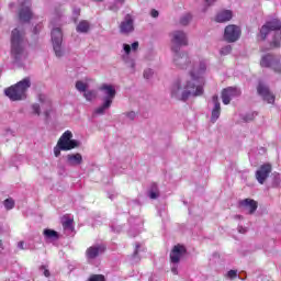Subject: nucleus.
<instances>
[{"instance_id": "nucleus-14", "label": "nucleus", "mask_w": 281, "mask_h": 281, "mask_svg": "<svg viewBox=\"0 0 281 281\" xmlns=\"http://www.w3.org/2000/svg\"><path fill=\"white\" fill-rule=\"evenodd\" d=\"M188 254V249H186V246L178 244L176 246H173L171 252H170V261L173 265H179V262H181V257Z\"/></svg>"}, {"instance_id": "nucleus-4", "label": "nucleus", "mask_w": 281, "mask_h": 281, "mask_svg": "<svg viewBox=\"0 0 281 281\" xmlns=\"http://www.w3.org/2000/svg\"><path fill=\"white\" fill-rule=\"evenodd\" d=\"M99 91L101 92L102 104L94 110V113L97 115H104L111 109L117 91L115 90V86L109 83L101 85Z\"/></svg>"}, {"instance_id": "nucleus-5", "label": "nucleus", "mask_w": 281, "mask_h": 281, "mask_svg": "<svg viewBox=\"0 0 281 281\" xmlns=\"http://www.w3.org/2000/svg\"><path fill=\"white\" fill-rule=\"evenodd\" d=\"M271 32H274L273 40L271 42V47H280L281 45V22L278 19L266 22L259 32V38L265 41Z\"/></svg>"}, {"instance_id": "nucleus-3", "label": "nucleus", "mask_w": 281, "mask_h": 281, "mask_svg": "<svg viewBox=\"0 0 281 281\" xmlns=\"http://www.w3.org/2000/svg\"><path fill=\"white\" fill-rule=\"evenodd\" d=\"M32 87V80L26 77L18 83L4 89V94L12 102H19L27 99V90Z\"/></svg>"}, {"instance_id": "nucleus-10", "label": "nucleus", "mask_w": 281, "mask_h": 281, "mask_svg": "<svg viewBox=\"0 0 281 281\" xmlns=\"http://www.w3.org/2000/svg\"><path fill=\"white\" fill-rule=\"evenodd\" d=\"M261 67H269L276 74H281V57L274 55H266L261 58Z\"/></svg>"}, {"instance_id": "nucleus-16", "label": "nucleus", "mask_w": 281, "mask_h": 281, "mask_svg": "<svg viewBox=\"0 0 281 281\" xmlns=\"http://www.w3.org/2000/svg\"><path fill=\"white\" fill-rule=\"evenodd\" d=\"M240 95V90L238 88L228 87L222 91V102L223 104H229L232 98H238Z\"/></svg>"}, {"instance_id": "nucleus-6", "label": "nucleus", "mask_w": 281, "mask_h": 281, "mask_svg": "<svg viewBox=\"0 0 281 281\" xmlns=\"http://www.w3.org/2000/svg\"><path fill=\"white\" fill-rule=\"evenodd\" d=\"M171 52H181V47H188V33L173 31L170 33Z\"/></svg>"}, {"instance_id": "nucleus-32", "label": "nucleus", "mask_w": 281, "mask_h": 281, "mask_svg": "<svg viewBox=\"0 0 281 281\" xmlns=\"http://www.w3.org/2000/svg\"><path fill=\"white\" fill-rule=\"evenodd\" d=\"M3 205L5 210H13L14 209V200L12 198H9L4 200Z\"/></svg>"}, {"instance_id": "nucleus-54", "label": "nucleus", "mask_w": 281, "mask_h": 281, "mask_svg": "<svg viewBox=\"0 0 281 281\" xmlns=\"http://www.w3.org/2000/svg\"><path fill=\"white\" fill-rule=\"evenodd\" d=\"M278 177H280V173H277L276 179H278Z\"/></svg>"}, {"instance_id": "nucleus-37", "label": "nucleus", "mask_w": 281, "mask_h": 281, "mask_svg": "<svg viewBox=\"0 0 281 281\" xmlns=\"http://www.w3.org/2000/svg\"><path fill=\"white\" fill-rule=\"evenodd\" d=\"M120 8H122V5H120V3H116V0H114V2L110 4L109 10H111L112 12H117Z\"/></svg>"}, {"instance_id": "nucleus-35", "label": "nucleus", "mask_w": 281, "mask_h": 281, "mask_svg": "<svg viewBox=\"0 0 281 281\" xmlns=\"http://www.w3.org/2000/svg\"><path fill=\"white\" fill-rule=\"evenodd\" d=\"M31 109H32L34 115H41V104H38V103H33V104L31 105Z\"/></svg>"}, {"instance_id": "nucleus-20", "label": "nucleus", "mask_w": 281, "mask_h": 281, "mask_svg": "<svg viewBox=\"0 0 281 281\" xmlns=\"http://www.w3.org/2000/svg\"><path fill=\"white\" fill-rule=\"evenodd\" d=\"M211 104H213L211 122L214 124L218 117H221V102H218V95L214 94L212 97Z\"/></svg>"}, {"instance_id": "nucleus-42", "label": "nucleus", "mask_w": 281, "mask_h": 281, "mask_svg": "<svg viewBox=\"0 0 281 281\" xmlns=\"http://www.w3.org/2000/svg\"><path fill=\"white\" fill-rule=\"evenodd\" d=\"M72 13H74V16H75L74 18L75 22H77L78 21V15L80 14V8H75Z\"/></svg>"}, {"instance_id": "nucleus-31", "label": "nucleus", "mask_w": 281, "mask_h": 281, "mask_svg": "<svg viewBox=\"0 0 281 281\" xmlns=\"http://www.w3.org/2000/svg\"><path fill=\"white\" fill-rule=\"evenodd\" d=\"M150 199H159V191L157 190V184L151 186V190L149 192Z\"/></svg>"}, {"instance_id": "nucleus-24", "label": "nucleus", "mask_w": 281, "mask_h": 281, "mask_svg": "<svg viewBox=\"0 0 281 281\" xmlns=\"http://www.w3.org/2000/svg\"><path fill=\"white\" fill-rule=\"evenodd\" d=\"M52 43H63V30L60 27H55L50 33Z\"/></svg>"}, {"instance_id": "nucleus-29", "label": "nucleus", "mask_w": 281, "mask_h": 281, "mask_svg": "<svg viewBox=\"0 0 281 281\" xmlns=\"http://www.w3.org/2000/svg\"><path fill=\"white\" fill-rule=\"evenodd\" d=\"M97 97H98V93L95 92V90H86L83 92V98H86V100L88 102H91L92 100H95Z\"/></svg>"}, {"instance_id": "nucleus-50", "label": "nucleus", "mask_w": 281, "mask_h": 281, "mask_svg": "<svg viewBox=\"0 0 281 281\" xmlns=\"http://www.w3.org/2000/svg\"><path fill=\"white\" fill-rule=\"evenodd\" d=\"M139 249V245H136V249L134 251V256H137V250Z\"/></svg>"}, {"instance_id": "nucleus-11", "label": "nucleus", "mask_w": 281, "mask_h": 281, "mask_svg": "<svg viewBox=\"0 0 281 281\" xmlns=\"http://www.w3.org/2000/svg\"><path fill=\"white\" fill-rule=\"evenodd\" d=\"M272 170H273V166H271V164H269V162L261 165L257 169L255 177H256L258 183H260V186H265V181H267V179H269V175H271Z\"/></svg>"}, {"instance_id": "nucleus-27", "label": "nucleus", "mask_w": 281, "mask_h": 281, "mask_svg": "<svg viewBox=\"0 0 281 281\" xmlns=\"http://www.w3.org/2000/svg\"><path fill=\"white\" fill-rule=\"evenodd\" d=\"M64 229H74V218L69 216H64L61 220Z\"/></svg>"}, {"instance_id": "nucleus-2", "label": "nucleus", "mask_w": 281, "mask_h": 281, "mask_svg": "<svg viewBox=\"0 0 281 281\" xmlns=\"http://www.w3.org/2000/svg\"><path fill=\"white\" fill-rule=\"evenodd\" d=\"M27 40L25 38V31L23 29H14L11 32V56L16 63L27 58Z\"/></svg>"}, {"instance_id": "nucleus-21", "label": "nucleus", "mask_w": 281, "mask_h": 281, "mask_svg": "<svg viewBox=\"0 0 281 281\" xmlns=\"http://www.w3.org/2000/svg\"><path fill=\"white\" fill-rule=\"evenodd\" d=\"M232 16L233 13L231 10H223L216 14L215 21L216 23H227V21H232Z\"/></svg>"}, {"instance_id": "nucleus-8", "label": "nucleus", "mask_w": 281, "mask_h": 281, "mask_svg": "<svg viewBox=\"0 0 281 281\" xmlns=\"http://www.w3.org/2000/svg\"><path fill=\"white\" fill-rule=\"evenodd\" d=\"M131 49L132 52H137L139 49V42H134L132 47L128 44H123L124 54L122 55V60L132 69V74H135V59L131 58Z\"/></svg>"}, {"instance_id": "nucleus-18", "label": "nucleus", "mask_w": 281, "mask_h": 281, "mask_svg": "<svg viewBox=\"0 0 281 281\" xmlns=\"http://www.w3.org/2000/svg\"><path fill=\"white\" fill-rule=\"evenodd\" d=\"M22 8L19 12V19L21 23H27L32 19V10L30 9V1L21 2Z\"/></svg>"}, {"instance_id": "nucleus-13", "label": "nucleus", "mask_w": 281, "mask_h": 281, "mask_svg": "<svg viewBox=\"0 0 281 281\" xmlns=\"http://www.w3.org/2000/svg\"><path fill=\"white\" fill-rule=\"evenodd\" d=\"M104 251H106V246H104L103 244H97V245L90 246L86 250V256L88 260H95V258H98V256H102Z\"/></svg>"}, {"instance_id": "nucleus-30", "label": "nucleus", "mask_w": 281, "mask_h": 281, "mask_svg": "<svg viewBox=\"0 0 281 281\" xmlns=\"http://www.w3.org/2000/svg\"><path fill=\"white\" fill-rule=\"evenodd\" d=\"M88 85L83 81H77L76 82V89L77 91H80V93H85L87 91Z\"/></svg>"}, {"instance_id": "nucleus-44", "label": "nucleus", "mask_w": 281, "mask_h": 281, "mask_svg": "<svg viewBox=\"0 0 281 281\" xmlns=\"http://www.w3.org/2000/svg\"><path fill=\"white\" fill-rule=\"evenodd\" d=\"M150 16H153V19H157V16H159V11L153 9L150 12Z\"/></svg>"}, {"instance_id": "nucleus-25", "label": "nucleus", "mask_w": 281, "mask_h": 281, "mask_svg": "<svg viewBox=\"0 0 281 281\" xmlns=\"http://www.w3.org/2000/svg\"><path fill=\"white\" fill-rule=\"evenodd\" d=\"M43 234H44L45 240H58V238H60V235H58V232L50 228L44 229Z\"/></svg>"}, {"instance_id": "nucleus-40", "label": "nucleus", "mask_w": 281, "mask_h": 281, "mask_svg": "<svg viewBox=\"0 0 281 281\" xmlns=\"http://www.w3.org/2000/svg\"><path fill=\"white\" fill-rule=\"evenodd\" d=\"M256 115H258V113H250V114H247V115L244 117V121H245V122H251V121H254V119L256 117Z\"/></svg>"}, {"instance_id": "nucleus-28", "label": "nucleus", "mask_w": 281, "mask_h": 281, "mask_svg": "<svg viewBox=\"0 0 281 281\" xmlns=\"http://www.w3.org/2000/svg\"><path fill=\"white\" fill-rule=\"evenodd\" d=\"M52 12L54 16L60 18L63 14H65V8L63 4H56Z\"/></svg>"}, {"instance_id": "nucleus-22", "label": "nucleus", "mask_w": 281, "mask_h": 281, "mask_svg": "<svg viewBox=\"0 0 281 281\" xmlns=\"http://www.w3.org/2000/svg\"><path fill=\"white\" fill-rule=\"evenodd\" d=\"M67 164L69 166H80V164H82V155L80 154L67 155Z\"/></svg>"}, {"instance_id": "nucleus-23", "label": "nucleus", "mask_w": 281, "mask_h": 281, "mask_svg": "<svg viewBox=\"0 0 281 281\" xmlns=\"http://www.w3.org/2000/svg\"><path fill=\"white\" fill-rule=\"evenodd\" d=\"M91 30V23L87 20H82L76 27L79 34H87Z\"/></svg>"}, {"instance_id": "nucleus-19", "label": "nucleus", "mask_w": 281, "mask_h": 281, "mask_svg": "<svg viewBox=\"0 0 281 281\" xmlns=\"http://www.w3.org/2000/svg\"><path fill=\"white\" fill-rule=\"evenodd\" d=\"M37 100L41 103L45 116L49 117V113L52 111V99L44 93H40L37 94Z\"/></svg>"}, {"instance_id": "nucleus-1", "label": "nucleus", "mask_w": 281, "mask_h": 281, "mask_svg": "<svg viewBox=\"0 0 281 281\" xmlns=\"http://www.w3.org/2000/svg\"><path fill=\"white\" fill-rule=\"evenodd\" d=\"M173 65L179 69H188L189 75L184 79L175 81L171 86V98L186 102L188 98L203 95V74L207 71L205 59L193 60L186 52H173Z\"/></svg>"}, {"instance_id": "nucleus-41", "label": "nucleus", "mask_w": 281, "mask_h": 281, "mask_svg": "<svg viewBox=\"0 0 281 281\" xmlns=\"http://www.w3.org/2000/svg\"><path fill=\"white\" fill-rule=\"evenodd\" d=\"M126 117H128V120L133 121L135 120V117L137 116V114L135 112H127L124 114Z\"/></svg>"}, {"instance_id": "nucleus-48", "label": "nucleus", "mask_w": 281, "mask_h": 281, "mask_svg": "<svg viewBox=\"0 0 281 281\" xmlns=\"http://www.w3.org/2000/svg\"><path fill=\"white\" fill-rule=\"evenodd\" d=\"M18 247H19V249H25V243L24 241H19Z\"/></svg>"}, {"instance_id": "nucleus-46", "label": "nucleus", "mask_w": 281, "mask_h": 281, "mask_svg": "<svg viewBox=\"0 0 281 281\" xmlns=\"http://www.w3.org/2000/svg\"><path fill=\"white\" fill-rule=\"evenodd\" d=\"M237 229H238L239 234H247V228H245L243 226H238Z\"/></svg>"}, {"instance_id": "nucleus-53", "label": "nucleus", "mask_w": 281, "mask_h": 281, "mask_svg": "<svg viewBox=\"0 0 281 281\" xmlns=\"http://www.w3.org/2000/svg\"><path fill=\"white\" fill-rule=\"evenodd\" d=\"M36 30H38V26H35V29H34L35 34H37V31H36Z\"/></svg>"}, {"instance_id": "nucleus-26", "label": "nucleus", "mask_w": 281, "mask_h": 281, "mask_svg": "<svg viewBox=\"0 0 281 281\" xmlns=\"http://www.w3.org/2000/svg\"><path fill=\"white\" fill-rule=\"evenodd\" d=\"M53 49L55 52L56 58H63V56H65V48H63V43H54Z\"/></svg>"}, {"instance_id": "nucleus-45", "label": "nucleus", "mask_w": 281, "mask_h": 281, "mask_svg": "<svg viewBox=\"0 0 281 281\" xmlns=\"http://www.w3.org/2000/svg\"><path fill=\"white\" fill-rule=\"evenodd\" d=\"M60 147L59 146H57V147H55L54 148V155H55V157H60Z\"/></svg>"}, {"instance_id": "nucleus-9", "label": "nucleus", "mask_w": 281, "mask_h": 281, "mask_svg": "<svg viewBox=\"0 0 281 281\" xmlns=\"http://www.w3.org/2000/svg\"><path fill=\"white\" fill-rule=\"evenodd\" d=\"M119 32L123 36H128L135 32V15L127 13L119 24Z\"/></svg>"}, {"instance_id": "nucleus-51", "label": "nucleus", "mask_w": 281, "mask_h": 281, "mask_svg": "<svg viewBox=\"0 0 281 281\" xmlns=\"http://www.w3.org/2000/svg\"><path fill=\"white\" fill-rule=\"evenodd\" d=\"M0 249H3V240L0 239Z\"/></svg>"}, {"instance_id": "nucleus-7", "label": "nucleus", "mask_w": 281, "mask_h": 281, "mask_svg": "<svg viewBox=\"0 0 281 281\" xmlns=\"http://www.w3.org/2000/svg\"><path fill=\"white\" fill-rule=\"evenodd\" d=\"M71 137H74L71 131H66L60 136L57 143V146L60 148V150H74V148H78V146H80V142L71 139Z\"/></svg>"}, {"instance_id": "nucleus-38", "label": "nucleus", "mask_w": 281, "mask_h": 281, "mask_svg": "<svg viewBox=\"0 0 281 281\" xmlns=\"http://www.w3.org/2000/svg\"><path fill=\"white\" fill-rule=\"evenodd\" d=\"M226 276H227V278H229V280H234V279L238 278V271L229 270Z\"/></svg>"}, {"instance_id": "nucleus-49", "label": "nucleus", "mask_w": 281, "mask_h": 281, "mask_svg": "<svg viewBox=\"0 0 281 281\" xmlns=\"http://www.w3.org/2000/svg\"><path fill=\"white\" fill-rule=\"evenodd\" d=\"M171 271H172V273H173L175 276H177V273H179V271L177 270V266H173V267L171 268Z\"/></svg>"}, {"instance_id": "nucleus-43", "label": "nucleus", "mask_w": 281, "mask_h": 281, "mask_svg": "<svg viewBox=\"0 0 281 281\" xmlns=\"http://www.w3.org/2000/svg\"><path fill=\"white\" fill-rule=\"evenodd\" d=\"M40 269H41L42 271H44L43 273H44L45 278H49V270L46 269L45 266H41Z\"/></svg>"}, {"instance_id": "nucleus-12", "label": "nucleus", "mask_w": 281, "mask_h": 281, "mask_svg": "<svg viewBox=\"0 0 281 281\" xmlns=\"http://www.w3.org/2000/svg\"><path fill=\"white\" fill-rule=\"evenodd\" d=\"M238 38H240V27L234 24L225 27L224 40L227 41V43H236Z\"/></svg>"}, {"instance_id": "nucleus-47", "label": "nucleus", "mask_w": 281, "mask_h": 281, "mask_svg": "<svg viewBox=\"0 0 281 281\" xmlns=\"http://www.w3.org/2000/svg\"><path fill=\"white\" fill-rule=\"evenodd\" d=\"M207 5H214L216 3V0H203Z\"/></svg>"}, {"instance_id": "nucleus-17", "label": "nucleus", "mask_w": 281, "mask_h": 281, "mask_svg": "<svg viewBox=\"0 0 281 281\" xmlns=\"http://www.w3.org/2000/svg\"><path fill=\"white\" fill-rule=\"evenodd\" d=\"M239 207L247 214H255L258 210V202L252 199H244L239 201Z\"/></svg>"}, {"instance_id": "nucleus-15", "label": "nucleus", "mask_w": 281, "mask_h": 281, "mask_svg": "<svg viewBox=\"0 0 281 281\" xmlns=\"http://www.w3.org/2000/svg\"><path fill=\"white\" fill-rule=\"evenodd\" d=\"M257 91L259 95H261L262 100L268 104H273L276 102V95L271 93L269 87L265 86L263 83H259Z\"/></svg>"}, {"instance_id": "nucleus-36", "label": "nucleus", "mask_w": 281, "mask_h": 281, "mask_svg": "<svg viewBox=\"0 0 281 281\" xmlns=\"http://www.w3.org/2000/svg\"><path fill=\"white\" fill-rule=\"evenodd\" d=\"M89 281H105L103 274H92L89 278Z\"/></svg>"}, {"instance_id": "nucleus-33", "label": "nucleus", "mask_w": 281, "mask_h": 281, "mask_svg": "<svg viewBox=\"0 0 281 281\" xmlns=\"http://www.w3.org/2000/svg\"><path fill=\"white\" fill-rule=\"evenodd\" d=\"M221 56H227L232 54V45H226L220 50Z\"/></svg>"}, {"instance_id": "nucleus-52", "label": "nucleus", "mask_w": 281, "mask_h": 281, "mask_svg": "<svg viewBox=\"0 0 281 281\" xmlns=\"http://www.w3.org/2000/svg\"><path fill=\"white\" fill-rule=\"evenodd\" d=\"M92 1H97L98 3H102V1H104V0H92Z\"/></svg>"}, {"instance_id": "nucleus-39", "label": "nucleus", "mask_w": 281, "mask_h": 281, "mask_svg": "<svg viewBox=\"0 0 281 281\" xmlns=\"http://www.w3.org/2000/svg\"><path fill=\"white\" fill-rule=\"evenodd\" d=\"M144 78L146 80H149V78H153V69L148 68L144 71Z\"/></svg>"}, {"instance_id": "nucleus-34", "label": "nucleus", "mask_w": 281, "mask_h": 281, "mask_svg": "<svg viewBox=\"0 0 281 281\" xmlns=\"http://www.w3.org/2000/svg\"><path fill=\"white\" fill-rule=\"evenodd\" d=\"M190 21H192V15L186 14L180 19V24L182 25H189Z\"/></svg>"}]
</instances>
